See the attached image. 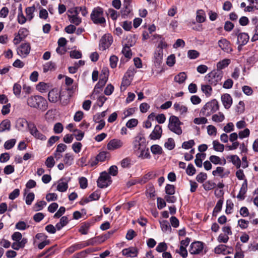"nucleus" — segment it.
<instances>
[{
	"label": "nucleus",
	"mask_w": 258,
	"mask_h": 258,
	"mask_svg": "<svg viewBox=\"0 0 258 258\" xmlns=\"http://www.w3.org/2000/svg\"><path fill=\"white\" fill-rule=\"evenodd\" d=\"M27 103L30 107L36 108L42 111L46 110L48 108L47 100L40 95L31 96L28 97Z\"/></svg>",
	"instance_id": "f257e3e1"
},
{
	"label": "nucleus",
	"mask_w": 258,
	"mask_h": 258,
	"mask_svg": "<svg viewBox=\"0 0 258 258\" xmlns=\"http://www.w3.org/2000/svg\"><path fill=\"white\" fill-rule=\"evenodd\" d=\"M219 109V105L218 101L215 99H212L208 102L201 109L200 113L206 116H209L211 114L216 112Z\"/></svg>",
	"instance_id": "f03ea898"
},
{
	"label": "nucleus",
	"mask_w": 258,
	"mask_h": 258,
	"mask_svg": "<svg viewBox=\"0 0 258 258\" xmlns=\"http://www.w3.org/2000/svg\"><path fill=\"white\" fill-rule=\"evenodd\" d=\"M223 76L222 71L214 70L206 75L205 79L207 83L215 86L221 81Z\"/></svg>",
	"instance_id": "7ed1b4c3"
},
{
	"label": "nucleus",
	"mask_w": 258,
	"mask_h": 258,
	"mask_svg": "<svg viewBox=\"0 0 258 258\" xmlns=\"http://www.w3.org/2000/svg\"><path fill=\"white\" fill-rule=\"evenodd\" d=\"M181 124H182V122L179 120L178 117L171 115L169 119L168 128L172 132L178 135H180L182 133V130L180 127Z\"/></svg>",
	"instance_id": "20e7f679"
},
{
	"label": "nucleus",
	"mask_w": 258,
	"mask_h": 258,
	"mask_svg": "<svg viewBox=\"0 0 258 258\" xmlns=\"http://www.w3.org/2000/svg\"><path fill=\"white\" fill-rule=\"evenodd\" d=\"M90 17L95 24L102 25L106 22L105 19L103 17V10L100 7H97L93 10Z\"/></svg>",
	"instance_id": "39448f33"
},
{
	"label": "nucleus",
	"mask_w": 258,
	"mask_h": 258,
	"mask_svg": "<svg viewBox=\"0 0 258 258\" xmlns=\"http://www.w3.org/2000/svg\"><path fill=\"white\" fill-rule=\"evenodd\" d=\"M112 181L110 176L106 171H104L100 174L97 181V186L101 188H105L110 185Z\"/></svg>",
	"instance_id": "423d86ee"
},
{
	"label": "nucleus",
	"mask_w": 258,
	"mask_h": 258,
	"mask_svg": "<svg viewBox=\"0 0 258 258\" xmlns=\"http://www.w3.org/2000/svg\"><path fill=\"white\" fill-rule=\"evenodd\" d=\"M146 142V139L144 137V134L143 132L139 133L137 136L134 138L133 142V149L135 151H137L141 150V146L145 144Z\"/></svg>",
	"instance_id": "0eeeda50"
},
{
	"label": "nucleus",
	"mask_w": 258,
	"mask_h": 258,
	"mask_svg": "<svg viewBox=\"0 0 258 258\" xmlns=\"http://www.w3.org/2000/svg\"><path fill=\"white\" fill-rule=\"evenodd\" d=\"M112 42V36L109 34H105L100 39L99 47L102 50H105L109 47Z\"/></svg>",
	"instance_id": "6e6552de"
},
{
	"label": "nucleus",
	"mask_w": 258,
	"mask_h": 258,
	"mask_svg": "<svg viewBox=\"0 0 258 258\" xmlns=\"http://www.w3.org/2000/svg\"><path fill=\"white\" fill-rule=\"evenodd\" d=\"M28 128L31 135L35 139L41 141H45L46 140V137L38 130L34 123L29 124Z\"/></svg>",
	"instance_id": "1a4fd4ad"
},
{
	"label": "nucleus",
	"mask_w": 258,
	"mask_h": 258,
	"mask_svg": "<svg viewBox=\"0 0 258 258\" xmlns=\"http://www.w3.org/2000/svg\"><path fill=\"white\" fill-rule=\"evenodd\" d=\"M61 91H60L58 88H54L52 89L48 94V99L50 102L56 103L60 98Z\"/></svg>",
	"instance_id": "9d476101"
},
{
	"label": "nucleus",
	"mask_w": 258,
	"mask_h": 258,
	"mask_svg": "<svg viewBox=\"0 0 258 258\" xmlns=\"http://www.w3.org/2000/svg\"><path fill=\"white\" fill-rule=\"evenodd\" d=\"M204 244L203 242L199 241L192 242L190 245L189 252L192 254H199L204 248Z\"/></svg>",
	"instance_id": "9b49d317"
},
{
	"label": "nucleus",
	"mask_w": 258,
	"mask_h": 258,
	"mask_svg": "<svg viewBox=\"0 0 258 258\" xmlns=\"http://www.w3.org/2000/svg\"><path fill=\"white\" fill-rule=\"evenodd\" d=\"M218 46L219 47L227 53H231L233 51V49L231 47V43L230 41L227 40L226 38H222L218 41Z\"/></svg>",
	"instance_id": "f8f14e48"
},
{
	"label": "nucleus",
	"mask_w": 258,
	"mask_h": 258,
	"mask_svg": "<svg viewBox=\"0 0 258 258\" xmlns=\"http://www.w3.org/2000/svg\"><path fill=\"white\" fill-rule=\"evenodd\" d=\"M30 49L31 46L29 43H22L18 48L17 53L19 55L26 57L30 53Z\"/></svg>",
	"instance_id": "ddd939ff"
},
{
	"label": "nucleus",
	"mask_w": 258,
	"mask_h": 258,
	"mask_svg": "<svg viewBox=\"0 0 258 258\" xmlns=\"http://www.w3.org/2000/svg\"><path fill=\"white\" fill-rule=\"evenodd\" d=\"M123 145V142L117 139L111 140L107 145V149L110 151H113L120 148Z\"/></svg>",
	"instance_id": "4468645a"
},
{
	"label": "nucleus",
	"mask_w": 258,
	"mask_h": 258,
	"mask_svg": "<svg viewBox=\"0 0 258 258\" xmlns=\"http://www.w3.org/2000/svg\"><path fill=\"white\" fill-rule=\"evenodd\" d=\"M100 198V194L99 191H95L92 193L88 197L82 199L79 202L81 205H84L88 202L98 200Z\"/></svg>",
	"instance_id": "2eb2a0df"
},
{
	"label": "nucleus",
	"mask_w": 258,
	"mask_h": 258,
	"mask_svg": "<svg viewBox=\"0 0 258 258\" xmlns=\"http://www.w3.org/2000/svg\"><path fill=\"white\" fill-rule=\"evenodd\" d=\"M162 127L159 125H156L154 130L150 135L149 138L151 140H155L159 139L162 135Z\"/></svg>",
	"instance_id": "dca6fc26"
},
{
	"label": "nucleus",
	"mask_w": 258,
	"mask_h": 258,
	"mask_svg": "<svg viewBox=\"0 0 258 258\" xmlns=\"http://www.w3.org/2000/svg\"><path fill=\"white\" fill-rule=\"evenodd\" d=\"M122 254L127 257H136L138 253V250L136 247H130L127 248H124L122 251Z\"/></svg>",
	"instance_id": "f3484780"
},
{
	"label": "nucleus",
	"mask_w": 258,
	"mask_h": 258,
	"mask_svg": "<svg viewBox=\"0 0 258 258\" xmlns=\"http://www.w3.org/2000/svg\"><path fill=\"white\" fill-rule=\"evenodd\" d=\"M221 101L226 109H229L232 104V98L231 96L227 93L224 94L221 96Z\"/></svg>",
	"instance_id": "a211bd4d"
},
{
	"label": "nucleus",
	"mask_w": 258,
	"mask_h": 258,
	"mask_svg": "<svg viewBox=\"0 0 258 258\" xmlns=\"http://www.w3.org/2000/svg\"><path fill=\"white\" fill-rule=\"evenodd\" d=\"M163 50H156L154 54V63L156 67H159L162 62L163 59Z\"/></svg>",
	"instance_id": "6ab92c4d"
},
{
	"label": "nucleus",
	"mask_w": 258,
	"mask_h": 258,
	"mask_svg": "<svg viewBox=\"0 0 258 258\" xmlns=\"http://www.w3.org/2000/svg\"><path fill=\"white\" fill-rule=\"evenodd\" d=\"M71 95L67 91H62L59 100L62 106L67 105L70 100Z\"/></svg>",
	"instance_id": "aec40b11"
},
{
	"label": "nucleus",
	"mask_w": 258,
	"mask_h": 258,
	"mask_svg": "<svg viewBox=\"0 0 258 258\" xmlns=\"http://www.w3.org/2000/svg\"><path fill=\"white\" fill-rule=\"evenodd\" d=\"M236 43H242V45H246L249 41V36L246 33L238 34Z\"/></svg>",
	"instance_id": "412c9836"
},
{
	"label": "nucleus",
	"mask_w": 258,
	"mask_h": 258,
	"mask_svg": "<svg viewBox=\"0 0 258 258\" xmlns=\"http://www.w3.org/2000/svg\"><path fill=\"white\" fill-rule=\"evenodd\" d=\"M227 159H230L229 162H231L232 164L236 166L237 168H239L241 165V162L236 155H230L227 157Z\"/></svg>",
	"instance_id": "4be33fe9"
},
{
	"label": "nucleus",
	"mask_w": 258,
	"mask_h": 258,
	"mask_svg": "<svg viewBox=\"0 0 258 258\" xmlns=\"http://www.w3.org/2000/svg\"><path fill=\"white\" fill-rule=\"evenodd\" d=\"M27 242V239L23 238L20 241H15L12 244V248L15 250H18L19 249L24 248Z\"/></svg>",
	"instance_id": "5701e85b"
},
{
	"label": "nucleus",
	"mask_w": 258,
	"mask_h": 258,
	"mask_svg": "<svg viewBox=\"0 0 258 258\" xmlns=\"http://www.w3.org/2000/svg\"><path fill=\"white\" fill-rule=\"evenodd\" d=\"M230 63V60L229 59H224L217 63V69L216 70L222 71V69L228 67Z\"/></svg>",
	"instance_id": "b1692460"
},
{
	"label": "nucleus",
	"mask_w": 258,
	"mask_h": 258,
	"mask_svg": "<svg viewBox=\"0 0 258 258\" xmlns=\"http://www.w3.org/2000/svg\"><path fill=\"white\" fill-rule=\"evenodd\" d=\"M11 129V121L9 119H5L0 123V133Z\"/></svg>",
	"instance_id": "393cba45"
},
{
	"label": "nucleus",
	"mask_w": 258,
	"mask_h": 258,
	"mask_svg": "<svg viewBox=\"0 0 258 258\" xmlns=\"http://www.w3.org/2000/svg\"><path fill=\"white\" fill-rule=\"evenodd\" d=\"M187 76L184 72H180L174 77V80L175 82L179 83H183L186 79Z\"/></svg>",
	"instance_id": "a878e982"
},
{
	"label": "nucleus",
	"mask_w": 258,
	"mask_h": 258,
	"mask_svg": "<svg viewBox=\"0 0 258 258\" xmlns=\"http://www.w3.org/2000/svg\"><path fill=\"white\" fill-rule=\"evenodd\" d=\"M43 69L44 73H46L49 71H54L56 69V64L51 61L47 62L43 64Z\"/></svg>",
	"instance_id": "bb28decb"
},
{
	"label": "nucleus",
	"mask_w": 258,
	"mask_h": 258,
	"mask_svg": "<svg viewBox=\"0 0 258 258\" xmlns=\"http://www.w3.org/2000/svg\"><path fill=\"white\" fill-rule=\"evenodd\" d=\"M211 86L208 83L206 85H201V90L207 97H209L212 94V88Z\"/></svg>",
	"instance_id": "cd10ccee"
},
{
	"label": "nucleus",
	"mask_w": 258,
	"mask_h": 258,
	"mask_svg": "<svg viewBox=\"0 0 258 258\" xmlns=\"http://www.w3.org/2000/svg\"><path fill=\"white\" fill-rule=\"evenodd\" d=\"M91 226V224L88 222L83 223L80 226L79 232L82 234L86 235L88 233L89 229Z\"/></svg>",
	"instance_id": "c85d7f7f"
},
{
	"label": "nucleus",
	"mask_w": 258,
	"mask_h": 258,
	"mask_svg": "<svg viewBox=\"0 0 258 258\" xmlns=\"http://www.w3.org/2000/svg\"><path fill=\"white\" fill-rule=\"evenodd\" d=\"M69 222L68 218L67 216L62 217L55 226L57 230H60L62 227L66 226Z\"/></svg>",
	"instance_id": "c756f323"
},
{
	"label": "nucleus",
	"mask_w": 258,
	"mask_h": 258,
	"mask_svg": "<svg viewBox=\"0 0 258 258\" xmlns=\"http://www.w3.org/2000/svg\"><path fill=\"white\" fill-rule=\"evenodd\" d=\"M36 8L35 6L32 7H29L26 8L25 12L26 16L28 18V20L30 21L34 18V12Z\"/></svg>",
	"instance_id": "7c9ffc66"
},
{
	"label": "nucleus",
	"mask_w": 258,
	"mask_h": 258,
	"mask_svg": "<svg viewBox=\"0 0 258 258\" xmlns=\"http://www.w3.org/2000/svg\"><path fill=\"white\" fill-rule=\"evenodd\" d=\"M227 247L226 245L220 244L215 248L214 252L217 254L223 253V254H226L227 253H230L229 251L225 252Z\"/></svg>",
	"instance_id": "2f4dec72"
},
{
	"label": "nucleus",
	"mask_w": 258,
	"mask_h": 258,
	"mask_svg": "<svg viewBox=\"0 0 258 258\" xmlns=\"http://www.w3.org/2000/svg\"><path fill=\"white\" fill-rule=\"evenodd\" d=\"M73 161H74L73 155L70 153H66L65 154L64 158H63L64 163L68 166H70L73 164Z\"/></svg>",
	"instance_id": "473e14b6"
},
{
	"label": "nucleus",
	"mask_w": 258,
	"mask_h": 258,
	"mask_svg": "<svg viewBox=\"0 0 258 258\" xmlns=\"http://www.w3.org/2000/svg\"><path fill=\"white\" fill-rule=\"evenodd\" d=\"M68 18L71 23L74 24L76 26H78L82 22L81 18L78 16L68 15Z\"/></svg>",
	"instance_id": "72a5a7b5"
},
{
	"label": "nucleus",
	"mask_w": 258,
	"mask_h": 258,
	"mask_svg": "<svg viewBox=\"0 0 258 258\" xmlns=\"http://www.w3.org/2000/svg\"><path fill=\"white\" fill-rule=\"evenodd\" d=\"M160 224L162 230L163 232L171 231V228L169 223L167 220H162L160 221Z\"/></svg>",
	"instance_id": "f704fd0d"
},
{
	"label": "nucleus",
	"mask_w": 258,
	"mask_h": 258,
	"mask_svg": "<svg viewBox=\"0 0 258 258\" xmlns=\"http://www.w3.org/2000/svg\"><path fill=\"white\" fill-rule=\"evenodd\" d=\"M174 108L176 111H180V114L185 113L187 112V107L181 105L180 103H175L174 104Z\"/></svg>",
	"instance_id": "c9c22d12"
},
{
	"label": "nucleus",
	"mask_w": 258,
	"mask_h": 258,
	"mask_svg": "<svg viewBox=\"0 0 258 258\" xmlns=\"http://www.w3.org/2000/svg\"><path fill=\"white\" fill-rule=\"evenodd\" d=\"M151 151L154 155H161L163 153V150L161 147L158 145H153L151 147Z\"/></svg>",
	"instance_id": "e433bc0d"
},
{
	"label": "nucleus",
	"mask_w": 258,
	"mask_h": 258,
	"mask_svg": "<svg viewBox=\"0 0 258 258\" xmlns=\"http://www.w3.org/2000/svg\"><path fill=\"white\" fill-rule=\"evenodd\" d=\"M142 159H150L151 155L150 154L149 149L148 148L143 149L141 150V153L138 156Z\"/></svg>",
	"instance_id": "4c0bfd02"
},
{
	"label": "nucleus",
	"mask_w": 258,
	"mask_h": 258,
	"mask_svg": "<svg viewBox=\"0 0 258 258\" xmlns=\"http://www.w3.org/2000/svg\"><path fill=\"white\" fill-rule=\"evenodd\" d=\"M225 119V116L223 113L219 112L218 114L213 115L212 119L216 122H220L223 121Z\"/></svg>",
	"instance_id": "58836bf2"
},
{
	"label": "nucleus",
	"mask_w": 258,
	"mask_h": 258,
	"mask_svg": "<svg viewBox=\"0 0 258 258\" xmlns=\"http://www.w3.org/2000/svg\"><path fill=\"white\" fill-rule=\"evenodd\" d=\"M122 53L126 58H131L132 57V50L130 49V47L128 46L127 44H125V46H123L122 50Z\"/></svg>",
	"instance_id": "ea45409f"
},
{
	"label": "nucleus",
	"mask_w": 258,
	"mask_h": 258,
	"mask_svg": "<svg viewBox=\"0 0 258 258\" xmlns=\"http://www.w3.org/2000/svg\"><path fill=\"white\" fill-rule=\"evenodd\" d=\"M213 149L216 151L222 152L224 149V145L220 144L218 141L215 140L213 142Z\"/></svg>",
	"instance_id": "a19ab883"
},
{
	"label": "nucleus",
	"mask_w": 258,
	"mask_h": 258,
	"mask_svg": "<svg viewBox=\"0 0 258 258\" xmlns=\"http://www.w3.org/2000/svg\"><path fill=\"white\" fill-rule=\"evenodd\" d=\"M164 146L169 150L173 149L175 146L173 139L171 138H168L167 142L165 143Z\"/></svg>",
	"instance_id": "79ce46f5"
},
{
	"label": "nucleus",
	"mask_w": 258,
	"mask_h": 258,
	"mask_svg": "<svg viewBox=\"0 0 258 258\" xmlns=\"http://www.w3.org/2000/svg\"><path fill=\"white\" fill-rule=\"evenodd\" d=\"M204 15L205 14L203 10H198L197 12V21L200 23L205 22L206 18L204 17Z\"/></svg>",
	"instance_id": "37998d69"
},
{
	"label": "nucleus",
	"mask_w": 258,
	"mask_h": 258,
	"mask_svg": "<svg viewBox=\"0 0 258 258\" xmlns=\"http://www.w3.org/2000/svg\"><path fill=\"white\" fill-rule=\"evenodd\" d=\"M165 192L168 195H173L175 192V187L174 185L167 184L165 186Z\"/></svg>",
	"instance_id": "c03bdc74"
},
{
	"label": "nucleus",
	"mask_w": 258,
	"mask_h": 258,
	"mask_svg": "<svg viewBox=\"0 0 258 258\" xmlns=\"http://www.w3.org/2000/svg\"><path fill=\"white\" fill-rule=\"evenodd\" d=\"M204 188L206 190H210L214 188H215L216 186V184L215 182L208 180L206 181L205 183L203 184Z\"/></svg>",
	"instance_id": "a18cd8bd"
},
{
	"label": "nucleus",
	"mask_w": 258,
	"mask_h": 258,
	"mask_svg": "<svg viewBox=\"0 0 258 258\" xmlns=\"http://www.w3.org/2000/svg\"><path fill=\"white\" fill-rule=\"evenodd\" d=\"M107 80L108 78L106 77V76L102 77V78L100 77L98 82L96 84V89L97 88L102 89L106 84Z\"/></svg>",
	"instance_id": "49530a36"
},
{
	"label": "nucleus",
	"mask_w": 258,
	"mask_h": 258,
	"mask_svg": "<svg viewBox=\"0 0 258 258\" xmlns=\"http://www.w3.org/2000/svg\"><path fill=\"white\" fill-rule=\"evenodd\" d=\"M16 140L15 139H12L7 141L4 144V148L6 150L12 149L15 145Z\"/></svg>",
	"instance_id": "de8ad7c7"
},
{
	"label": "nucleus",
	"mask_w": 258,
	"mask_h": 258,
	"mask_svg": "<svg viewBox=\"0 0 258 258\" xmlns=\"http://www.w3.org/2000/svg\"><path fill=\"white\" fill-rule=\"evenodd\" d=\"M22 87L20 84L17 83L14 85L13 93L17 96L19 97L21 94Z\"/></svg>",
	"instance_id": "09e8293b"
},
{
	"label": "nucleus",
	"mask_w": 258,
	"mask_h": 258,
	"mask_svg": "<svg viewBox=\"0 0 258 258\" xmlns=\"http://www.w3.org/2000/svg\"><path fill=\"white\" fill-rule=\"evenodd\" d=\"M167 249V245L164 242H160L156 248V250L158 252H164Z\"/></svg>",
	"instance_id": "8fccbe9b"
},
{
	"label": "nucleus",
	"mask_w": 258,
	"mask_h": 258,
	"mask_svg": "<svg viewBox=\"0 0 258 258\" xmlns=\"http://www.w3.org/2000/svg\"><path fill=\"white\" fill-rule=\"evenodd\" d=\"M45 164L47 168H52L55 165V161L53 157L51 156L48 157L45 161Z\"/></svg>",
	"instance_id": "3c124183"
},
{
	"label": "nucleus",
	"mask_w": 258,
	"mask_h": 258,
	"mask_svg": "<svg viewBox=\"0 0 258 258\" xmlns=\"http://www.w3.org/2000/svg\"><path fill=\"white\" fill-rule=\"evenodd\" d=\"M195 145L194 140H190L188 141L184 142L182 144V148L184 149H189L191 148Z\"/></svg>",
	"instance_id": "603ef678"
},
{
	"label": "nucleus",
	"mask_w": 258,
	"mask_h": 258,
	"mask_svg": "<svg viewBox=\"0 0 258 258\" xmlns=\"http://www.w3.org/2000/svg\"><path fill=\"white\" fill-rule=\"evenodd\" d=\"M156 176L155 174H153L152 172H149L145 174L141 180V181L143 183L147 182L149 180L154 178Z\"/></svg>",
	"instance_id": "864d4df0"
},
{
	"label": "nucleus",
	"mask_w": 258,
	"mask_h": 258,
	"mask_svg": "<svg viewBox=\"0 0 258 258\" xmlns=\"http://www.w3.org/2000/svg\"><path fill=\"white\" fill-rule=\"evenodd\" d=\"M200 56V53L196 50H189L187 52V56L190 59H196Z\"/></svg>",
	"instance_id": "5fc2aeb1"
},
{
	"label": "nucleus",
	"mask_w": 258,
	"mask_h": 258,
	"mask_svg": "<svg viewBox=\"0 0 258 258\" xmlns=\"http://www.w3.org/2000/svg\"><path fill=\"white\" fill-rule=\"evenodd\" d=\"M224 170V168L222 167H217L215 170H213L212 171V174L214 176H216L218 174L221 178H223L224 177V174H223Z\"/></svg>",
	"instance_id": "6e6d98bb"
},
{
	"label": "nucleus",
	"mask_w": 258,
	"mask_h": 258,
	"mask_svg": "<svg viewBox=\"0 0 258 258\" xmlns=\"http://www.w3.org/2000/svg\"><path fill=\"white\" fill-rule=\"evenodd\" d=\"M196 169L194 165L190 163L188 165L186 169V173L189 176H192L195 174Z\"/></svg>",
	"instance_id": "4d7b16f0"
},
{
	"label": "nucleus",
	"mask_w": 258,
	"mask_h": 258,
	"mask_svg": "<svg viewBox=\"0 0 258 258\" xmlns=\"http://www.w3.org/2000/svg\"><path fill=\"white\" fill-rule=\"evenodd\" d=\"M207 178V174L204 172H200L197 175L196 180L200 183H203Z\"/></svg>",
	"instance_id": "13d9d810"
},
{
	"label": "nucleus",
	"mask_w": 258,
	"mask_h": 258,
	"mask_svg": "<svg viewBox=\"0 0 258 258\" xmlns=\"http://www.w3.org/2000/svg\"><path fill=\"white\" fill-rule=\"evenodd\" d=\"M68 188L67 182H61L59 183L57 186V189L60 192L66 191Z\"/></svg>",
	"instance_id": "bf43d9fd"
},
{
	"label": "nucleus",
	"mask_w": 258,
	"mask_h": 258,
	"mask_svg": "<svg viewBox=\"0 0 258 258\" xmlns=\"http://www.w3.org/2000/svg\"><path fill=\"white\" fill-rule=\"evenodd\" d=\"M16 228L20 230H24L28 228L29 226L27 225L24 221H19L16 224Z\"/></svg>",
	"instance_id": "052dcab7"
},
{
	"label": "nucleus",
	"mask_w": 258,
	"mask_h": 258,
	"mask_svg": "<svg viewBox=\"0 0 258 258\" xmlns=\"http://www.w3.org/2000/svg\"><path fill=\"white\" fill-rule=\"evenodd\" d=\"M110 66L111 68L114 69L116 67L118 61V57L114 55H111L109 59Z\"/></svg>",
	"instance_id": "680f3d73"
},
{
	"label": "nucleus",
	"mask_w": 258,
	"mask_h": 258,
	"mask_svg": "<svg viewBox=\"0 0 258 258\" xmlns=\"http://www.w3.org/2000/svg\"><path fill=\"white\" fill-rule=\"evenodd\" d=\"M79 182L80 184V188L85 189L88 186L87 179L85 177H81L79 178Z\"/></svg>",
	"instance_id": "e2e57ef3"
},
{
	"label": "nucleus",
	"mask_w": 258,
	"mask_h": 258,
	"mask_svg": "<svg viewBox=\"0 0 258 258\" xmlns=\"http://www.w3.org/2000/svg\"><path fill=\"white\" fill-rule=\"evenodd\" d=\"M138 124V120L135 118H132L128 120L126 123V126L130 128L136 126Z\"/></svg>",
	"instance_id": "0e129e2a"
},
{
	"label": "nucleus",
	"mask_w": 258,
	"mask_h": 258,
	"mask_svg": "<svg viewBox=\"0 0 258 258\" xmlns=\"http://www.w3.org/2000/svg\"><path fill=\"white\" fill-rule=\"evenodd\" d=\"M175 63V56L174 54H171L168 56L166 64L169 67H172Z\"/></svg>",
	"instance_id": "69168bd1"
},
{
	"label": "nucleus",
	"mask_w": 258,
	"mask_h": 258,
	"mask_svg": "<svg viewBox=\"0 0 258 258\" xmlns=\"http://www.w3.org/2000/svg\"><path fill=\"white\" fill-rule=\"evenodd\" d=\"M250 131L247 128H245L243 131H240L238 133L239 138L242 139L244 138L248 137L249 136Z\"/></svg>",
	"instance_id": "338daca9"
},
{
	"label": "nucleus",
	"mask_w": 258,
	"mask_h": 258,
	"mask_svg": "<svg viewBox=\"0 0 258 258\" xmlns=\"http://www.w3.org/2000/svg\"><path fill=\"white\" fill-rule=\"evenodd\" d=\"M18 36L22 37L23 39L25 38L28 34V30L25 28H21L19 30Z\"/></svg>",
	"instance_id": "774afa93"
}]
</instances>
